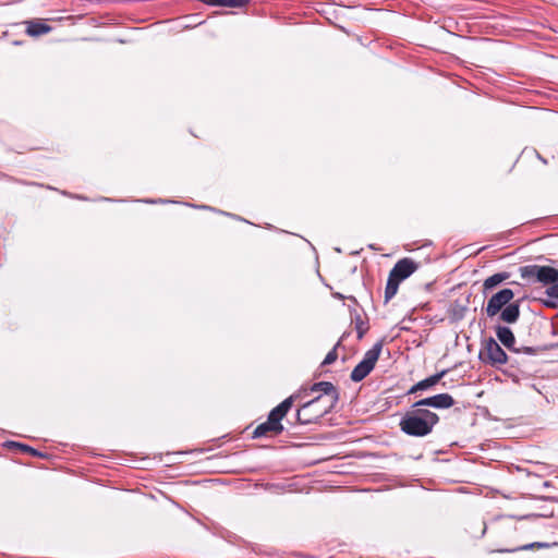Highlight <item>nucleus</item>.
Segmentation results:
<instances>
[{
    "instance_id": "1",
    "label": "nucleus",
    "mask_w": 558,
    "mask_h": 558,
    "mask_svg": "<svg viewBox=\"0 0 558 558\" xmlns=\"http://www.w3.org/2000/svg\"><path fill=\"white\" fill-rule=\"evenodd\" d=\"M307 391V389H304ZM308 391L319 395L305 402L296 412V421L302 425L317 423L319 418L331 412L339 401V391L330 381L313 384Z\"/></svg>"
},
{
    "instance_id": "2",
    "label": "nucleus",
    "mask_w": 558,
    "mask_h": 558,
    "mask_svg": "<svg viewBox=\"0 0 558 558\" xmlns=\"http://www.w3.org/2000/svg\"><path fill=\"white\" fill-rule=\"evenodd\" d=\"M439 416L428 409L415 407V402L401 417L399 426L401 432L413 437L429 435L438 424Z\"/></svg>"
},
{
    "instance_id": "3",
    "label": "nucleus",
    "mask_w": 558,
    "mask_h": 558,
    "mask_svg": "<svg viewBox=\"0 0 558 558\" xmlns=\"http://www.w3.org/2000/svg\"><path fill=\"white\" fill-rule=\"evenodd\" d=\"M520 276L527 283H542L544 286H553L558 281V269L551 266L526 265L519 269Z\"/></svg>"
},
{
    "instance_id": "4",
    "label": "nucleus",
    "mask_w": 558,
    "mask_h": 558,
    "mask_svg": "<svg viewBox=\"0 0 558 558\" xmlns=\"http://www.w3.org/2000/svg\"><path fill=\"white\" fill-rule=\"evenodd\" d=\"M383 349L381 342H376L369 350H367L363 359L356 364L351 372L350 378L354 383L362 381L375 367L376 362Z\"/></svg>"
},
{
    "instance_id": "5",
    "label": "nucleus",
    "mask_w": 558,
    "mask_h": 558,
    "mask_svg": "<svg viewBox=\"0 0 558 558\" xmlns=\"http://www.w3.org/2000/svg\"><path fill=\"white\" fill-rule=\"evenodd\" d=\"M480 359L490 365L505 364L508 361L507 353L492 337L485 341L484 348L480 352Z\"/></svg>"
},
{
    "instance_id": "6",
    "label": "nucleus",
    "mask_w": 558,
    "mask_h": 558,
    "mask_svg": "<svg viewBox=\"0 0 558 558\" xmlns=\"http://www.w3.org/2000/svg\"><path fill=\"white\" fill-rule=\"evenodd\" d=\"M514 298V292L505 288L497 293L493 294L488 300L486 305V314L488 317H494L497 315L506 305L510 303V301Z\"/></svg>"
},
{
    "instance_id": "7",
    "label": "nucleus",
    "mask_w": 558,
    "mask_h": 558,
    "mask_svg": "<svg viewBox=\"0 0 558 558\" xmlns=\"http://www.w3.org/2000/svg\"><path fill=\"white\" fill-rule=\"evenodd\" d=\"M418 266L420 264L412 258L404 257L395 264L389 276L401 282L414 274L418 269Z\"/></svg>"
},
{
    "instance_id": "8",
    "label": "nucleus",
    "mask_w": 558,
    "mask_h": 558,
    "mask_svg": "<svg viewBox=\"0 0 558 558\" xmlns=\"http://www.w3.org/2000/svg\"><path fill=\"white\" fill-rule=\"evenodd\" d=\"M453 404L454 399L447 392L427 397L415 402V407H423L425 409L429 407L438 410L449 409Z\"/></svg>"
},
{
    "instance_id": "9",
    "label": "nucleus",
    "mask_w": 558,
    "mask_h": 558,
    "mask_svg": "<svg viewBox=\"0 0 558 558\" xmlns=\"http://www.w3.org/2000/svg\"><path fill=\"white\" fill-rule=\"evenodd\" d=\"M299 395H292L284 399L281 403H279L277 407H275L268 414V420H270L272 423H275L277 426H279L283 430V425L281 424L282 418L287 415V413L290 411L293 400L298 398Z\"/></svg>"
},
{
    "instance_id": "10",
    "label": "nucleus",
    "mask_w": 558,
    "mask_h": 558,
    "mask_svg": "<svg viewBox=\"0 0 558 558\" xmlns=\"http://www.w3.org/2000/svg\"><path fill=\"white\" fill-rule=\"evenodd\" d=\"M447 372H448L447 369H442L423 380H420L418 383H416L415 385H413L410 388L408 393L411 395V393H415L416 391H423V390H427V389L432 388L433 386L438 384L441 378L445 377Z\"/></svg>"
},
{
    "instance_id": "11",
    "label": "nucleus",
    "mask_w": 558,
    "mask_h": 558,
    "mask_svg": "<svg viewBox=\"0 0 558 558\" xmlns=\"http://www.w3.org/2000/svg\"><path fill=\"white\" fill-rule=\"evenodd\" d=\"M558 546L557 542L548 543V542H533L522 546L513 547V548H500L496 550H492V553H517L520 550H532V549H548L551 547Z\"/></svg>"
},
{
    "instance_id": "12",
    "label": "nucleus",
    "mask_w": 558,
    "mask_h": 558,
    "mask_svg": "<svg viewBox=\"0 0 558 558\" xmlns=\"http://www.w3.org/2000/svg\"><path fill=\"white\" fill-rule=\"evenodd\" d=\"M496 336L498 340L509 350L515 345V337L512 330L507 326H497L496 327Z\"/></svg>"
},
{
    "instance_id": "13",
    "label": "nucleus",
    "mask_w": 558,
    "mask_h": 558,
    "mask_svg": "<svg viewBox=\"0 0 558 558\" xmlns=\"http://www.w3.org/2000/svg\"><path fill=\"white\" fill-rule=\"evenodd\" d=\"M51 26L39 21L32 20L26 22V34L32 37H38L40 35L47 34L51 31Z\"/></svg>"
},
{
    "instance_id": "14",
    "label": "nucleus",
    "mask_w": 558,
    "mask_h": 558,
    "mask_svg": "<svg viewBox=\"0 0 558 558\" xmlns=\"http://www.w3.org/2000/svg\"><path fill=\"white\" fill-rule=\"evenodd\" d=\"M520 317L519 303H509L500 311L499 318L508 324L515 323Z\"/></svg>"
},
{
    "instance_id": "15",
    "label": "nucleus",
    "mask_w": 558,
    "mask_h": 558,
    "mask_svg": "<svg viewBox=\"0 0 558 558\" xmlns=\"http://www.w3.org/2000/svg\"><path fill=\"white\" fill-rule=\"evenodd\" d=\"M283 430L267 418L266 422L259 424L253 432V438H260L267 436L268 433H272L274 435H279Z\"/></svg>"
},
{
    "instance_id": "16",
    "label": "nucleus",
    "mask_w": 558,
    "mask_h": 558,
    "mask_svg": "<svg viewBox=\"0 0 558 558\" xmlns=\"http://www.w3.org/2000/svg\"><path fill=\"white\" fill-rule=\"evenodd\" d=\"M509 278H510V274L507 271L497 272V274L489 276L488 278H486L484 280V283H483L484 293L486 291L494 289L495 287H497L498 284L508 280Z\"/></svg>"
},
{
    "instance_id": "17",
    "label": "nucleus",
    "mask_w": 558,
    "mask_h": 558,
    "mask_svg": "<svg viewBox=\"0 0 558 558\" xmlns=\"http://www.w3.org/2000/svg\"><path fill=\"white\" fill-rule=\"evenodd\" d=\"M351 318L355 324L357 339H362L368 330L367 323L361 317L356 310H351Z\"/></svg>"
},
{
    "instance_id": "18",
    "label": "nucleus",
    "mask_w": 558,
    "mask_h": 558,
    "mask_svg": "<svg viewBox=\"0 0 558 558\" xmlns=\"http://www.w3.org/2000/svg\"><path fill=\"white\" fill-rule=\"evenodd\" d=\"M400 282L395 278L388 276L385 288V302L390 301L398 292Z\"/></svg>"
},
{
    "instance_id": "19",
    "label": "nucleus",
    "mask_w": 558,
    "mask_h": 558,
    "mask_svg": "<svg viewBox=\"0 0 558 558\" xmlns=\"http://www.w3.org/2000/svg\"><path fill=\"white\" fill-rule=\"evenodd\" d=\"M5 445L9 448H19L21 451L28 452L33 457H40V458L45 457V454L41 453L40 451H38L37 449H35L28 445L22 444V442L7 441Z\"/></svg>"
},
{
    "instance_id": "20",
    "label": "nucleus",
    "mask_w": 558,
    "mask_h": 558,
    "mask_svg": "<svg viewBox=\"0 0 558 558\" xmlns=\"http://www.w3.org/2000/svg\"><path fill=\"white\" fill-rule=\"evenodd\" d=\"M340 342H337V344L333 347L332 350H330L327 355L325 356L324 361H323V365H330L332 364L337 357H338V354H337V347L339 345Z\"/></svg>"
},
{
    "instance_id": "21",
    "label": "nucleus",
    "mask_w": 558,
    "mask_h": 558,
    "mask_svg": "<svg viewBox=\"0 0 558 558\" xmlns=\"http://www.w3.org/2000/svg\"><path fill=\"white\" fill-rule=\"evenodd\" d=\"M512 351L515 352V353H523V354H527V355H534L536 353V349L535 348H533V347H525V345H522V347H519V348H517L514 345Z\"/></svg>"
},
{
    "instance_id": "22",
    "label": "nucleus",
    "mask_w": 558,
    "mask_h": 558,
    "mask_svg": "<svg viewBox=\"0 0 558 558\" xmlns=\"http://www.w3.org/2000/svg\"><path fill=\"white\" fill-rule=\"evenodd\" d=\"M546 294L550 298V299H556L558 300V281L556 283H554L553 286H549L547 289H546Z\"/></svg>"
},
{
    "instance_id": "23",
    "label": "nucleus",
    "mask_w": 558,
    "mask_h": 558,
    "mask_svg": "<svg viewBox=\"0 0 558 558\" xmlns=\"http://www.w3.org/2000/svg\"><path fill=\"white\" fill-rule=\"evenodd\" d=\"M142 202L147 203V204H166V203H173L172 201L162 199V198H159V199H143Z\"/></svg>"
},
{
    "instance_id": "24",
    "label": "nucleus",
    "mask_w": 558,
    "mask_h": 558,
    "mask_svg": "<svg viewBox=\"0 0 558 558\" xmlns=\"http://www.w3.org/2000/svg\"><path fill=\"white\" fill-rule=\"evenodd\" d=\"M185 205H186V206L194 207V208H197V209L216 211V209H215V208H213V207H210V206H208V205H193V204H189V203H186Z\"/></svg>"
},
{
    "instance_id": "25",
    "label": "nucleus",
    "mask_w": 558,
    "mask_h": 558,
    "mask_svg": "<svg viewBox=\"0 0 558 558\" xmlns=\"http://www.w3.org/2000/svg\"><path fill=\"white\" fill-rule=\"evenodd\" d=\"M323 407H324V403H320V404H318V405H316V407L312 408L311 410H308L306 413H307V415H311V414H313L315 411H317V410L322 409Z\"/></svg>"
},
{
    "instance_id": "26",
    "label": "nucleus",
    "mask_w": 558,
    "mask_h": 558,
    "mask_svg": "<svg viewBox=\"0 0 558 558\" xmlns=\"http://www.w3.org/2000/svg\"><path fill=\"white\" fill-rule=\"evenodd\" d=\"M332 296H333L335 299H337V300H340V301H342V300H344V299H345V296H344L342 293H340V292H333V293H332Z\"/></svg>"
},
{
    "instance_id": "27",
    "label": "nucleus",
    "mask_w": 558,
    "mask_h": 558,
    "mask_svg": "<svg viewBox=\"0 0 558 558\" xmlns=\"http://www.w3.org/2000/svg\"><path fill=\"white\" fill-rule=\"evenodd\" d=\"M544 304L546 306H548V307H555L556 306L555 302H551V301H545Z\"/></svg>"
},
{
    "instance_id": "28",
    "label": "nucleus",
    "mask_w": 558,
    "mask_h": 558,
    "mask_svg": "<svg viewBox=\"0 0 558 558\" xmlns=\"http://www.w3.org/2000/svg\"><path fill=\"white\" fill-rule=\"evenodd\" d=\"M347 299H349L350 301H352L354 304H356V303H357L356 299H355L354 296H352V295H351V296H348Z\"/></svg>"
},
{
    "instance_id": "29",
    "label": "nucleus",
    "mask_w": 558,
    "mask_h": 558,
    "mask_svg": "<svg viewBox=\"0 0 558 558\" xmlns=\"http://www.w3.org/2000/svg\"><path fill=\"white\" fill-rule=\"evenodd\" d=\"M75 198H77V199H84V201L86 199V197L81 196V195H76V196H75Z\"/></svg>"
},
{
    "instance_id": "30",
    "label": "nucleus",
    "mask_w": 558,
    "mask_h": 558,
    "mask_svg": "<svg viewBox=\"0 0 558 558\" xmlns=\"http://www.w3.org/2000/svg\"><path fill=\"white\" fill-rule=\"evenodd\" d=\"M219 214H222V215H226V216H231L230 214L228 213H225L223 210H218Z\"/></svg>"
},
{
    "instance_id": "31",
    "label": "nucleus",
    "mask_w": 558,
    "mask_h": 558,
    "mask_svg": "<svg viewBox=\"0 0 558 558\" xmlns=\"http://www.w3.org/2000/svg\"><path fill=\"white\" fill-rule=\"evenodd\" d=\"M486 533V526H484L483 531H482V535H484Z\"/></svg>"
},
{
    "instance_id": "32",
    "label": "nucleus",
    "mask_w": 558,
    "mask_h": 558,
    "mask_svg": "<svg viewBox=\"0 0 558 558\" xmlns=\"http://www.w3.org/2000/svg\"><path fill=\"white\" fill-rule=\"evenodd\" d=\"M104 201H108V202H111L112 199L108 198V197H104L102 198Z\"/></svg>"
}]
</instances>
